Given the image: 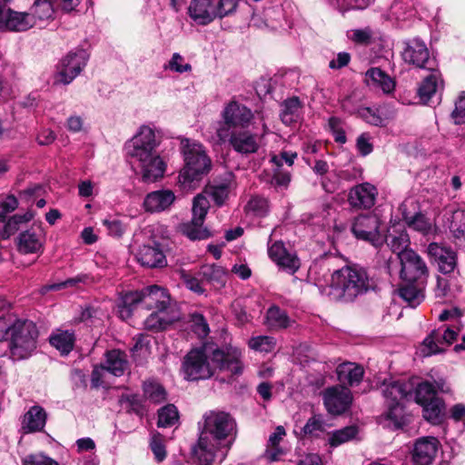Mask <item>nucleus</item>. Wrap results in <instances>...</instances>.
Instances as JSON below:
<instances>
[{
  "instance_id": "1",
  "label": "nucleus",
  "mask_w": 465,
  "mask_h": 465,
  "mask_svg": "<svg viewBox=\"0 0 465 465\" xmlns=\"http://www.w3.org/2000/svg\"><path fill=\"white\" fill-rule=\"evenodd\" d=\"M241 356L237 349L224 351L203 345L192 349L184 356L182 371L184 379L191 381L210 379L218 370L232 377L239 376L243 371Z\"/></svg>"
},
{
  "instance_id": "2",
  "label": "nucleus",
  "mask_w": 465,
  "mask_h": 465,
  "mask_svg": "<svg viewBox=\"0 0 465 465\" xmlns=\"http://www.w3.org/2000/svg\"><path fill=\"white\" fill-rule=\"evenodd\" d=\"M199 438L192 448L193 454L199 465H212L217 454L231 446L229 438L232 436L236 423L227 412L209 411L203 415L198 422Z\"/></svg>"
},
{
  "instance_id": "3",
  "label": "nucleus",
  "mask_w": 465,
  "mask_h": 465,
  "mask_svg": "<svg viewBox=\"0 0 465 465\" xmlns=\"http://www.w3.org/2000/svg\"><path fill=\"white\" fill-rule=\"evenodd\" d=\"M159 143L154 130L143 125L125 144L126 153L138 164L144 183H153L164 173L165 164L157 152Z\"/></svg>"
},
{
  "instance_id": "4",
  "label": "nucleus",
  "mask_w": 465,
  "mask_h": 465,
  "mask_svg": "<svg viewBox=\"0 0 465 465\" xmlns=\"http://www.w3.org/2000/svg\"><path fill=\"white\" fill-rule=\"evenodd\" d=\"M372 286L373 281L365 269L345 266L332 273L328 295L335 301L351 302Z\"/></svg>"
},
{
  "instance_id": "5",
  "label": "nucleus",
  "mask_w": 465,
  "mask_h": 465,
  "mask_svg": "<svg viewBox=\"0 0 465 465\" xmlns=\"http://www.w3.org/2000/svg\"><path fill=\"white\" fill-rule=\"evenodd\" d=\"M181 150L185 165L179 174V182L183 187L195 188L203 175L211 170V159L203 144L190 139L182 140Z\"/></svg>"
},
{
  "instance_id": "6",
  "label": "nucleus",
  "mask_w": 465,
  "mask_h": 465,
  "mask_svg": "<svg viewBox=\"0 0 465 465\" xmlns=\"http://www.w3.org/2000/svg\"><path fill=\"white\" fill-rule=\"evenodd\" d=\"M38 331L31 321L16 320L9 323L8 336L10 352L13 360L20 361L28 358L36 348Z\"/></svg>"
},
{
  "instance_id": "7",
  "label": "nucleus",
  "mask_w": 465,
  "mask_h": 465,
  "mask_svg": "<svg viewBox=\"0 0 465 465\" xmlns=\"http://www.w3.org/2000/svg\"><path fill=\"white\" fill-rule=\"evenodd\" d=\"M412 383L399 380H390L381 385V392L388 406L387 416L397 426L404 422L403 401L412 398Z\"/></svg>"
},
{
  "instance_id": "8",
  "label": "nucleus",
  "mask_w": 465,
  "mask_h": 465,
  "mask_svg": "<svg viewBox=\"0 0 465 465\" xmlns=\"http://www.w3.org/2000/svg\"><path fill=\"white\" fill-rule=\"evenodd\" d=\"M254 118L251 109L242 104L232 101L225 105L222 112V121L216 127V135L231 133L234 130L248 128Z\"/></svg>"
},
{
  "instance_id": "9",
  "label": "nucleus",
  "mask_w": 465,
  "mask_h": 465,
  "mask_svg": "<svg viewBox=\"0 0 465 465\" xmlns=\"http://www.w3.org/2000/svg\"><path fill=\"white\" fill-rule=\"evenodd\" d=\"M264 133L265 131L259 134L248 128H242L228 134L223 133L217 137L221 143H228L236 153L249 155L259 151Z\"/></svg>"
},
{
  "instance_id": "10",
  "label": "nucleus",
  "mask_w": 465,
  "mask_h": 465,
  "mask_svg": "<svg viewBox=\"0 0 465 465\" xmlns=\"http://www.w3.org/2000/svg\"><path fill=\"white\" fill-rule=\"evenodd\" d=\"M88 54L84 49L68 53L60 63L54 75V84H69L85 67Z\"/></svg>"
},
{
  "instance_id": "11",
  "label": "nucleus",
  "mask_w": 465,
  "mask_h": 465,
  "mask_svg": "<svg viewBox=\"0 0 465 465\" xmlns=\"http://www.w3.org/2000/svg\"><path fill=\"white\" fill-rule=\"evenodd\" d=\"M401 278L402 282H427L429 269L423 259L413 250L401 255Z\"/></svg>"
},
{
  "instance_id": "12",
  "label": "nucleus",
  "mask_w": 465,
  "mask_h": 465,
  "mask_svg": "<svg viewBox=\"0 0 465 465\" xmlns=\"http://www.w3.org/2000/svg\"><path fill=\"white\" fill-rule=\"evenodd\" d=\"M380 219L376 214H363L355 218L351 231L357 239L379 246L383 242L380 232Z\"/></svg>"
},
{
  "instance_id": "13",
  "label": "nucleus",
  "mask_w": 465,
  "mask_h": 465,
  "mask_svg": "<svg viewBox=\"0 0 465 465\" xmlns=\"http://www.w3.org/2000/svg\"><path fill=\"white\" fill-rule=\"evenodd\" d=\"M457 335L458 331L445 326L431 331L421 344V354L427 357L442 352V347L450 345L456 340Z\"/></svg>"
},
{
  "instance_id": "14",
  "label": "nucleus",
  "mask_w": 465,
  "mask_h": 465,
  "mask_svg": "<svg viewBox=\"0 0 465 465\" xmlns=\"http://www.w3.org/2000/svg\"><path fill=\"white\" fill-rule=\"evenodd\" d=\"M401 53L402 59L409 64L419 68L431 69L429 49L425 43L418 38L405 41Z\"/></svg>"
},
{
  "instance_id": "15",
  "label": "nucleus",
  "mask_w": 465,
  "mask_h": 465,
  "mask_svg": "<svg viewBox=\"0 0 465 465\" xmlns=\"http://www.w3.org/2000/svg\"><path fill=\"white\" fill-rule=\"evenodd\" d=\"M33 26L34 18L28 12H16L0 5V30L25 32Z\"/></svg>"
},
{
  "instance_id": "16",
  "label": "nucleus",
  "mask_w": 465,
  "mask_h": 465,
  "mask_svg": "<svg viewBox=\"0 0 465 465\" xmlns=\"http://www.w3.org/2000/svg\"><path fill=\"white\" fill-rule=\"evenodd\" d=\"M323 401L328 412L340 415L350 408L352 395L346 387L333 386L324 391Z\"/></svg>"
},
{
  "instance_id": "17",
  "label": "nucleus",
  "mask_w": 465,
  "mask_h": 465,
  "mask_svg": "<svg viewBox=\"0 0 465 465\" xmlns=\"http://www.w3.org/2000/svg\"><path fill=\"white\" fill-rule=\"evenodd\" d=\"M269 257L280 269L290 274H294L300 268V259L295 252L286 248L282 241H276L268 247Z\"/></svg>"
},
{
  "instance_id": "18",
  "label": "nucleus",
  "mask_w": 465,
  "mask_h": 465,
  "mask_svg": "<svg viewBox=\"0 0 465 465\" xmlns=\"http://www.w3.org/2000/svg\"><path fill=\"white\" fill-rule=\"evenodd\" d=\"M440 441L435 437H420L416 440L412 449L414 465H430L436 457Z\"/></svg>"
},
{
  "instance_id": "19",
  "label": "nucleus",
  "mask_w": 465,
  "mask_h": 465,
  "mask_svg": "<svg viewBox=\"0 0 465 465\" xmlns=\"http://www.w3.org/2000/svg\"><path fill=\"white\" fill-rule=\"evenodd\" d=\"M45 242V235L43 229L31 227L21 232L17 238V249L21 253H38L42 252Z\"/></svg>"
},
{
  "instance_id": "20",
  "label": "nucleus",
  "mask_w": 465,
  "mask_h": 465,
  "mask_svg": "<svg viewBox=\"0 0 465 465\" xmlns=\"http://www.w3.org/2000/svg\"><path fill=\"white\" fill-rule=\"evenodd\" d=\"M427 252L442 273L453 272L456 267V253L450 248L431 242L429 244Z\"/></svg>"
},
{
  "instance_id": "21",
  "label": "nucleus",
  "mask_w": 465,
  "mask_h": 465,
  "mask_svg": "<svg viewBox=\"0 0 465 465\" xmlns=\"http://www.w3.org/2000/svg\"><path fill=\"white\" fill-rule=\"evenodd\" d=\"M187 9L189 17L199 25H206L216 18L214 0H191Z\"/></svg>"
},
{
  "instance_id": "22",
  "label": "nucleus",
  "mask_w": 465,
  "mask_h": 465,
  "mask_svg": "<svg viewBox=\"0 0 465 465\" xmlns=\"http://www.w3.org/2000/svg\"><path fill=\"white\" fill-rule=\"evenodd\" d=\"M377 189L369 183L354 186L349 193L350 204L357 208L369 209L375 203Z\"/></svg>"
},
{
  "instance_id": "23",
  "label": "nucleus",
  "mask_w": 465,
  "mask_h": 465,
  "mask_svg": "<svg viewBox=\"0 0 465 465\" xmlns=\"http://www.w3.org/2000/svg\"><path fill=\"white\" fill-rule=\"evenodd\" d=\"M176 197L171 190H158L149 193L143 201V207L149 213H161L169 210Z\"/></svg>"
},
{
  "instance_id": "24",
  "label": "nucleus",
  "mask_w": 465,
  "mask_h": 465,
  "mask_svg": "<svg viewBox=\"0 0 465 465\" xmlns=\"http://www.w3.org/2000/svg\"><path fill=\"white\" fill-rule=\"evenodd\" d=\"M137 262L143 267L161 268L167 261L159 244L143 245L135 252Z\"/></svg>"
},
{
  "instance_id": "25",
  "label": "nucleus",
  "mask_w": 465,
  "mask_h": 465,
  "mask_svg": "<svg viewBox=\"0 0 465 465\" xmlns=\"http://www.w3.org/2000/svg\"><path fill=\"white\" fill-rule=\"evenodd\" d=\"M47 413L40 405H34L23 415L21 429L24 433L42 431L45 427Z\"/></svg>"
},
{
  "instance_id": "26",
  "label": "nucleus",
  "mask_w": 465,
  "mask_h": 465,
  "mask_svg": "<svg viewBox=\"0 0 465 465\" xmlns=\"http://www.w3.org/2000/svg\"><path fill=\"white\" fill-rule=\"evenodd\" d=\"M143 305L147 310L170 309V296L166 290L157 285H151L141 290Z\"/></svg>"
},
{
  "instance_id": "27",
  "label": "nucleus",
  "mask_w": 465,
  "mask_h": 465,
  "mask_svg": "<svg viewBox=\"0 0 465 465\" xmlns=\"http://www.w3.org/2000/svg\"><path fill=\"white\" fill-rule=\"evenodd\" d=\"M426 282H402L398 293L409 306L415 308L424 300V288Z\"/></svg>"
},
{
  "instance_id": "28",
  "label": "nucleus",
  "mask_w": 465,
  "mask_h": 465,
  "mask_svg": "<svg viewBox=\"0 0 465 465\" xmlns=\"http://www.w3.org/2000/svg\"><path fill=\"white\" fill-rule=\"evenodd\" d=\"M179 319L177 313L170 309H161L153 312L144 321V326L150 331H162Z\"/></svg>"
},
{
  "instance_id": "29",
  "label": "nucleus",
  "mask_w": 465,
  "mask_h": 465,
  "mask_svg": "<svg viewBox=\"0 0 465 465\" xmlns=\"http://www.w3.org/2000/svg\"><path fill=\"white\" fill-rule=\"evenodd\" d=\"M338 380L350 386L358 385L364 374L362 367L353 362H343L336 370Z\"/></svg>"
},
{
  "instance_id": "30",
  "label": "nucleus",
  "mask_w": 465,
  "mask_h": 465,
  "mask_svg": "<svg viewBox=\"0 0 465 465\" xmlns=\"http://www.w3.org/2000/svg\"><path fill=\"white\" fill-rule=\"evenodd\" d=\"M281 120L285 125H291L300 121L302 104L296 96L284 100L281 104Z\"/></svg>"
},
{
  "instance_id": "31",
  "label": "nucleus",
  "mask_w": 465,
  "mask_h": 465,
  "mask_svg": "<svg viewBox=\"0 0 465 465\" xmlns=\"http://www.w3.org/2000/svg\"><path fill=\"white\" fill-rule=\"evenodd\" d=\"M285 435L286 432L282 426H277L275 430L270 435L264 453L268 460L277 461L285 454V450L280 446V442Z\"/></svg>"
},
{
  "instance_id": "32",
  "label": "nucleus",
  "mask_w": 465,
  "mask_h": 465,
  "mask_svg": "<svg viewBox=\"0 0 465 465\" xmlns=\"http://www.w3.org/2000/svg\"><path fill=\"white\" fill-rule=\"evenodd\" d=\"M441 85L442 81L440 79V74L438 71H432L423 79L418 89V94L421 102L423 104H428Z\"/></svg>"
},
{
  "instance_id": "33",
  "label": "nucleus",
  "mask_w": 465,
  "mask_h": 465,
  "mask_svg": "<svg viewBox=\"0 0 465 465\" xmlns=\"http://www.w3.org/2000/svg\"><path fill=\"white\" fill-rule=\"evenodd\" d=\"M232 185V175L229 174L223 182H214L206 186L204 193L209 195L216 205L222 206L227 200Z\"/></svg>"
},
{
  "instance_id": "34",
  "label": "nucleus",
  "mask_w": 465,
  "mask_h": 465,
  "mask_svg": "<svg viewBox=\"0 0 465 465\" xmlns=\"http://www.w3.org/2000/svg\"><path fill=\"white\" fill-rule=\"evenodd\" d=\"M49 341L62 355H67L74 349L75 335L68 330H56L49 337Z\"/></svg>"
},
{
  "instance_id": "35",
  "label": "nucleus",
  "mask_w": 465,
  "mask_h": 465,
  "mask_svg": "<svg viewBox=\"0 0 465 465\" xmlns=\"http://www.w3.org/2000/svg\"><path fill=\"white\" fill-rule=\"evenodd\" d=\"M366 82L369 85L381 88L383 93L390 94L395 88V82L380 68H371L366 73Z\"/></svg>"
},
{
  "instance_id": "36",
  "label": "nucleus",
  "mask_w": 465,
  "mask_h": 465,
  "mask_svg": "<svg viewBox=\"0 0 465 465\" xmlns=\"http://www.w3.org/2000/svg\"><path fill=\"white\" fill-rule=\"evenodd\" d=\"M127 360L124 352L113 350L106 353V359L102 368L114 376H121L127 368Z\"/></svg>"
},
{
  "instance_id": "37",
  "label": "nucleus",
  "mask_w": 465,
  "mask_h": 465,
  "mask_svg": "<svg viewBox=\"0 0 465 465\" xmlns=\"http://www.w3.org/2000/svg\"><path fill=\"white\" fill-rule=\"evenodd\" d=\"M54 0H35L32 5L29 15L34 18L35 25L37 22L49 21L54 19Z\"/></svg>"
},
{
  "instance_id": "38",
  "label": "nucleus",
  "mask_w": 465,
  "mask_h": 465,
  "mask_svg": "<svg viewBox=\"0 0 465 465\" xmlns=\"http://www.w3.org/2000/svg\"><path fill=\"white\" fill-rule=\"evenodd\" d=\"M34 217V213L27 211L24 214H15L7 222L3 224L0 229V238L6 240L11 235L15 234L21 227L22 224L28 223Z\"/></svg>"
},
{
  "instance_id": "39",
  "label": "nucleus",
  "mask_w": 465,
  "mask_h": 465,
  "mask_svg": "<svg viewBox=\"0 0 465 465\" xmlns=\"http://www.w3.org/2000/svg\"><path fill=\"white\" fill-rule=\"evenodd\" d=\"M203 225V223L192 219L190 222L180 224L179 228L180 232L190 240H204L210 236V232Z\"/></svg>"
},
{
  "instance_id": "40",
  "label": "nucleus",
  "mask_w": 465,
  "mask_h": 465,
  "mask_svg": "<svg viewBox=\"0 0 465 465\" xmlns=\"http://www.w3.org/2000/svg\"><path fill=\"white\" fill-rule=\"evenodd\" d=\"M267 325L271 329L287 328L290 324V319L285 311L278 306H272L266 313Z\"/></svg>"
},
{
  "instance_id": "41",
  "label": "nucleus",
  "mask_w": 465,
  "mask_h": 465,
  "mask_svg": "<svg viewBox=\"0 0 465 465\" xmlns=\"http://www.w3.org/2000/svg\"><path fill=\"white\" fill-rule=\"evenodd\" d=\"M423 407L422 413L425 420L432 423L440 421L443 402L438 397L420 404Z\"/></svg>"
},
{
  "instance_id": "42",
  "label": "nucleus",
  "mask_w": 465,
  "mask_h": 465,
  "mask_svg": "<svg viewBox=\"0 0 465 465\" xmlns=\"http://www.w3.org/2000/svg\"><path fill=\"white\" fill-rule=\"evenodd\" d=\"M179 420V414L176 407L168 404L161 408L158 411V427L167 428L175 425Z\"/></svg>"
},
{
  "instance_id": "43",
  "label": "nucleus",
  "mask_w": 465,
  "mask_h": 465,
  "mask_svg": "<svg viewBox=\"0 0 465 465\" xmlns=\"http://www.w3.org/2000/svg\"><path fill=\"white\" fill-rule=\"evenodd\" d=\"M388 245L391 249V251L397 254L398 258L401 259V255L410 251L411 249L408 248L410 243L409 235L405 232H401L396 235H389L388 239Z\"/></svg>"
},
{
  "instance_id": "44",
  "label": "nucleus",
  "mask_w": 465,
  "mask_h": 465,
  "mask_svg": "<svg viewBox=\"0 0 465 465\" xmlns=\"http://www.w3.org/2000/svg\"><path fill=\"white\" fill-rule=\"evenodd\" d=\"M357 433L358 428L356 426H348L341 430H337L331 434L329 443L332 447H337L355 438Z\"/></svg>"
},
{
  "instance_id": "45",
  "label": "nucleus",
  "mask_w": 465,
  "mask_h": 465,
  "mask_svg": "<svg viewBox=\"0 0 465 465\" xmlns=\"http://www.w3.org/2000/svg\"><path fill=\"white\" fill-rule=\"evenodd\" d=\"M143 393L153 403H161L166 399L164 388L154 381H145L143 383Z\"/></svg>"
},
{
  "instance_id": "46",
  "label": "nucleus",
  "mask_w": 465,
  "mask_h": 465,
  "mask_svg": "<svg viewBox=\"0 0 465 465\" xmlns=\"http://www.w3.org/2000/svg\"><path fill=\"white\" fill-rule=\"evenodd\" d=\"M199 276L210 282L223 283L225 272L221 266L215 264H205L201 267Z\"/></svg>"
},
{
  "instance_id": "47",
  "label": "nucleus",
  "mask_w": 465,
  "mask_h": 465,
  "mask_svg": "<svg viewBox=\"0 0 465 465\" xmlns=\"http://www.w3.org/2000/svg\"><path fill=\"white\" fill-rule=\"evenodd\" d=\"M210 208V203L205 195L198 194L193 201V218L194 221L204 223L205 216Z\"/></svg>"
},
{
  "instance_id": "48",
  "label": "nucleus",
  "mask_w": 465,
  "mask_h": 465,
  "mask_svg": "<svg viewBox=\"0 0 465 465\" xmlns=\"http://www.w3.org/2000/svg\"><path fill=\"white\" fill-rule=\"evenodd\" d=\"M415 401L418 404L427 402L430 400L436 398V390L430 381L420 382L412 394Z\"/></svg>"
},
{
  "instance_id": "49",
  "label": "nucleus",
  "mask_w": 465,
  "mask_h": 465,
  "mask_svg": "<svg viewBox=\"0 0 465 465\" xmlns=\"http://www.w3.org/2000/svg\"><path fill=\"white\" fill-rule=\"evenodd\" d=\"M450 230L455 238H465V211L457 210L452 213Z\"/></svg>"
},
{
  "instance_id": "50",
  "label": "nucleus",
  "mask_w": 465,
  "mask_h": 465,
  "mask_svg": "<svg viewBox=\"0 0 465 465\" xmlns=\"http://www.w3.org/2000/svg\"><path fill=\"white\" fill-rule=\"evenodd\" d=\"M403 217L408 225L414 230L423 234H428L431 232V223L423 214L416 213L413 216L403 214Z\"/></svg>"
},
{
  "instance_id": "51",
  "label": "nucleus",
  "mask_w": 465,
  "mask_h": 465,
  "mask_svg": "<svg viewBox=\"0 0 465 465\" xmlns=\"http://www.w3.org/2000/svg\"><path fill=\"white\" fill-rule=\"evenodd\" d=\"M150 449L157 462H162L167 455L163 437L157 431L152 432Z\"/></svg>"
},
{
  "instance_id": "52",
  "label": "nucleus",
  "mask_w": 465,
  "mask_h": 465,
  "mask_svg": "<svg viewBox=\"0 0 465 465\" xmlns=\"http://www.w3.org/2000/svg\"><path fill=\"white\" fill-rule=\"evenodd\" d=\"M249 346L254 351L261 352H270L275 347V341L270 336H257L249 341Z\"/></svg>"
},
{
  "instance_id": "53",
  "label": "nucleus",
  "mask_w": 465,
  "mask_h": 465,
  "mask_svg": "<svg viewBox=\"0 0 465 465\" xmlns=\"http://www.w3.org/2000/svg\"><path fill=\"white\" fill-rule=\"evenodd\" d=\"M164 69L172 72L183 74L192 71V65L184 62V57L179 53H173L168 64L164 65Z\"/></svg>"
},
{
  "instance_id": "54",
  "label": "nucleus",
  "mask_w": 465,
  "mask_h": 465,
  "mask_svg": "<svg viewBox=\"0 0 465 465\" xmlns=\"http://www.w3.org/2000/svg\"><path fill=\"white\" fill-rule=\"evenodd\" d=\"M239 0H214V11L216 18H223L232 15L238 6Z\"/></svg>"
},
{
  "instance_id": "55",
  "label": "nucleus",
  "mask_w": 465,
  "mask_h": 465,
  "mask_svg": "<svg viewBox=\"0 0 465 465\" xmlns=\"http://www.w3.org/2000/svg\"><path fill=\"white\" fill-rule=\"evenodd\" d=\"M181 279L183 280L184 285L193 292L197 294H202L204 292L203 287V279L201 276H194L186 271L181 272Z\"/></svg>"
},
{
  "instance_id": "56",
  "label": "nucleus",
  "mask_w": 465,
  "mask_h": 465,
  "mask_svg": "<svg viewBox=\"0 0 465 465\" xmlns=\"http://www.w3.org/2000/svg\"><path fill=\"white\" fill-rule=\"evenodd\" d=\"M191 327L193 331L200 338L206 337L210 332L206 320L200 313H193L191 315Z\"/></svg>"
},
{
  "instance_id": "57",
  "label": "nucleus",
  "mask_w": 465,
  "mask_h": 465,
  "mask_svg": "<svg viewBox=\"0 0 465 465\" xmlns=\"http://www.w3.org/2000/svg\"><path fill=\"white\" fill-rule=\"evenodd\" d=\"M328 125L333 135L334 141L341 144L345 143L346 134L342 126V121L338 117L332 116L329 119Z\"/></svg>"
},
{
  "instance_id": "58",
  "label": "nucleus",
  "mask_w": 465,
  "mask_h": 465,
  "mask_svg": "<svg viewBox=\"0 0 465 465\" xmlns=\"http://www.w3.org/2000/svg\"><path fill=\"white\" fill-rule=\"evenodd\" d=\"M358 114L361 119L371 125L381 126L383 124L384 121L376 109L361 107L358 110Z\"/></svg>"
},
{
  "instance_id": "59",
  "label": "nucleus",
  "mask_w": 465,
  "mask_h": 465,
  "mask_svg": "<svg viewBox=\"0 0 465 465\" xmlns=\"http://www.w3.org/2000/svg\"><path fill=\"white\" fill-rule=\"evenodd\" d=\"M451 119L455 124H465V92H462L455 102V108L451 113Z\"/></svg>"
},
{
  "instance_id": "60",
  "label": "nucleus",
  "mask_w": 465,
  "mask_h": 465,
  "mask_svg": "<svg viewBox=\"0 0 465 465\" xmlns=\"http://www.w3.org/2000/svg\"><path fill=\"white\" fill-rule=\"evenodd\" d=\"M22 462L23 465H59L56 460L43 453L27 455L23 459Z\"/></svg>"
},
{
  "instance_id": "61",
  "label": "nucleus",
  "mask_w": 465,
  "mask_h": 465,
  "mask_svg": "<svg viewBox=\"0 0 465 465\" xmlns=\"http://www.w3.org/2000/svg\"><path fill=\"white\" fill-rule=\"evenodd\" d=\"M246 208L255 215L263 216L268 211V202L262 197L255 196L250 199Z\"/></svg>"
},
{
  "instance_id": "62",
  "label": "nucleus",
  "mask_w": 465,
  "mask_h": 465,
  "mask_svg": "<svg viewBox=\"0 0 465 465\" xmlns=\"http://www.w3.org/2000/svg\"><path fill=\"white\" fill-rule=\"evenodd\" d=\"M349 37L356 44L368 45L371 43L372 31L369 27L363 29H354L351 31Z\"/></svg>"
},
{
  "instance_id": "63",
  "label": "nucleus",
  "mask_w": 465,
  "mask_h": 465,
  "mask_svg": "<svg viewBox=\"0 0 465 465\" xmlns=\"http://www.w3.org/2000/svg\"><path fill=\"white\" fill-rule=\"evenodd\" d=\"M18 207V201L14 195H8L0 203V222L5 223L8 213Z\"/></svg>"
},
{
  "instance_id": "64",
  "label": "nucleus",
  "mask_w": 465,
  "mask_h": 465,
  "mask_svg": "<svg viewBox=\"0 0 465 465\" xmlns=\"http://www.w3.org/2000/svg\"><path fill=\"white\" fill-rule=\"evenodd\" d=\"M297 158V153L289 151H282L277 155H273L272 157V163L276 167H282L283 163L287 164L289 167H291L294 160Z\"/></svg>"
}]
</instances>
